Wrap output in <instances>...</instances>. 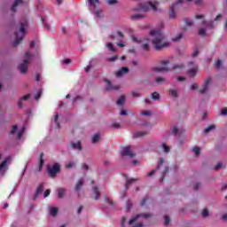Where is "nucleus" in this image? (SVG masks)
Segmentation results:
<instances>
[{
    "label": "nucleus",
    "mask_w": 227,
    "mask_h": 227,
    "mask_svg": "<svg viewBox=\"0 0 227 227\" xmlns=\"http://www.w3.org/2000/svg\"><path fill=\"white\" fill-rule=\"evenodd\" d=\"M149 42H152L153 46L156 51H160L162 49H166V47H169V42L166 40V36L162 31L159 28H154L150 31V38Z\"/></svg>",
    "instance_id": "1"
},
{
    "label": "nucleus",
    "mask_w": 227,
    "mask_h": 227,
    "mask_svg": "<svg viewBox=\"0 0 227 227\" xmlns=\"http://www.w3.org/2000/svg\"><path fill=\"white\" fill-rule=\"evenodd\" d=\"M30 50L27 51L23 57V62L18 66V70H20V74H26L27 72V66L31 59L35 58V55H32L33 49H35L36 54H38V45L35 41L30 42L29 44Z\"/></svg>",
    "instance_id": "2"
},
{
    "label": "nucleus",
    "mask_w": 227,
    "mask_h": 227,
    "mask_svg": "<svg viewBox=\"0 0 227 227\" xmlns=\"http://www.w3.org/2000/svg\"><path fill=\"white\" fill-rule=\"evenodd\" d=\"M139 4L137 7L133 9V12H138L140 13H146V12L153 10V12H157V6H159L158 2L153 3L150 0H137Z\"/></svg>",
    "instance_id": "3"
},
{
    "label": "nucleus",
    "mask_w": 227,
    "mask_h": 227,
    "mask_svg": "<svg viewBox=\"0 0 227 227\" xmlns=\"http://www.w3.org/2000/svg\"><path fill=\"white\" fill-rule=\"evenodd\" d=\"M169 171V167H168V162L165 159L160 158L158 161V166L155 170H152L147 174V176H153L155 173L158 175H160L161 178L160 179V182H164V176H166V174Z\"/></svg>",
    "instance_id": "4"
},
{
    "label": "nucleus",
    "mask_w": 227,
    "mask_h": 227,
    "mask_svg": "<svg viewBox=\"0 0 227 227\" xmlns=\"http://www.w3.org/2000/svg\"><path fill=\"white\" fill-rule=\"evenodd\" d=\"M26 27H27V20H22L20 21V27L18 31H16V38L13 42V46L17 47L20 42L24 39V36H26Z\"/></svg>",
    "instance_id": "5"
},
{
    "label": "nucleus",
    "mask_w": 227,
    "mask_h": 227,
    "mask_svg": "<svg viewBox=\"0 0 227 227\" xmlns=\"http://www.w3.org/2000/svg\"><path fill=\"white\" fill-rule=\"evenodd\" d=\"M90 12H91L95 17H102V10L98 8L100 2L98 0H87Z\"/></svg>",
    "instance_id": "6"
},
{
    "label": "nucleus",
    "mask_w": 227,
    "mask_h": 227,
    "mask_svg": "<svg viewBox=\"0 0 227 227\" xmlns=\"http://www.w3.org/2000/svg\"><path fill=\"white\" fill-rule=\"evenodd\" d=\"M47 171L51 178H56V176H58V173L61 171V164L55 162L52 165H48Z\"/></svg>",
    "instance_id": "7"
},
{
    "label": "nucleus",
    "mask_w": 227,
    "mask_h": 227,
    "mask_svg": "<svg viewBox=\"0 0 227 227\" xmlns=\"http://www.w3.org/2000/svg\"><path fill=\"white\" fill-rule=\"evenodd\" d=\"M10 160V156L5 157L4 154H0V175H4V173H6Z\"/></svg>",
    "instance_id": "8"
},
{
    "label": "nucleus",
    "mask_w": 227,
    "mask_h": 227,
    "mask_svg": "<svg viewBox=\"0 0 227 227\" xmlns=\"http://www.w3.org/2000/svg\"><path fill=\"white\" fill-rule=\"evenodd\" d=\"M24 132H26V127L24 126L19 128L17 125H14L11 129L12 136H13V137H16V139H22Z\"/></svg>",
    "instance_id": "9"
},
{
    "label": "nucleus",
    "mask_w": 227,
    "mask_h": 227,
    "mask_svg": "<svg viewBox=\"0 0 227 227\" xmlns=\"http://www.w3.org/2000/svg\"><path fill=\"white\" fill-rule=\"evenodd\" d=\"M161 66L153 67V72H169L170 68L168 67L169 65V60L165 59L160 62Z\"/></svg>",
    "instance_id": "10"
},
{
    "label": "nucleus",
    "mask_w": 227,
    "mask_h": 227,
    "mask_svg": "<svg viewBox=\"0 0 227 227\" xmlns=\"http://www.w3.org/2000/svg\"><path fill=\"white\" fill-rule=\"evenodd\" d=\"M192 0H178L176 3L173 4L169 11V19H176V7L180 3H191Z\"/></svg>",
    "instance_id": "11"
},
{
    "label": "nucleus",
    "mask_w": 227,
    "mask_h": 227,
    "mask_svg": "<svg viewBox=\"0 0 227 227\" xmlns=\"http://www.w3.org/2000/svg\"><path fill=\"white\" fill-rule=\"evenodd\" d=\"M121 157H129V159H132V157L136 156V153H134V147L133 146H125L121 149Z\"/></svg>",
    "instance_id": "12"
},
{
    "label": "nucleus",
    "mask_w": 227,
    "mask_h": 227,
    "mask_svg": "<svg viewBox=\"0 0 227 227\" xmlns=\"http://www.w3.org/2000/svg\"><path fill=\"white\" fill-rule=\"evenodd\" d=\"M188 67H190L188 70L189 77H195L198 74V64L196 62H189Z\"/></svg>",
    "instance_id": "13"
},
{
    "label": "nucleus",
    "mask_w": 227,
    "mask_h": 227,
    "mask_svg": "<svg viewBox=\"0 0 227 227\" xmlns=\"http://www.w3.org/2000/svg\"><path fill=\"white\" fill-rule=\"evenodd\" d=\"M222 19L223 15L218 14L214 20V21L207 22L206 20H203L202 25L206 27V29H212V27H214V24H215V22H219L220 20H222Z\"/></svg>",
    "instance_id": "14"
},
{
    "label": "nucleus",
    "mask_w": 227,
    "mask_h": 227,
    "mask_svg": "<svg viewBox=\"0 0 227 227\" xmlns=\"http://www.w3.org/2000/svg\"><path fill=\"white\" fill-rule=\"evenodd\" d=\"M65 120V117L61 114H56L53 117V125L55 129H61V122Z\"/></svg>",
    "instance_id": "15"
},
{
    "label": "nucleus",
    "mask_w": 227,
    "mask_h": 227,
    "mask_svg": "<svg viewBox=\"0 0 227 227\" xmlns=\"http://www.w3.org/2000/svg\"><path fill=\"white\" fill-rule=\"evenodd\" d=\"M139 217H143L144 219H148V217H152V215H150V214H139V215H137L133 216L129 220V224L132 225L133 223H136V221H137V219H139Z\"/></svg>",
    "instance_id": "16"
},
{
    "label": "nucleus",
    "mask_w": 227,
    "mask_h": 227,
    "mask_svg": "<svg viewBox=\"0 0 227 227\" xmlns=\"http://www.w3.org/2000/svg\"><path fill=\"white\" fill-rule=\"evenodd\" d=\"M105 82L106 84V90L107 91H114L116 90H120V85H114L113 86V84L111 83V81L109 80H105Z\"/></svg>",
    "instance_id": "17"
},
{
    "label": "nucleus",
    "mask_w": 227,
    "mask_h": 227,
    "mask_svg": "<svg viewBox=\"0 0 227 227\" xmlns=\"http://www.w3.org/2000/svg\"><path fill=\"white\" fill-rule=\"evenodd\" d=\"M210 82H211V79L210 78H207L202 89L200 90V93H207L208 91V88H210Z\"/></svg>",
    "instance_id": "18"
},
{
    "label": "nucleus",
    "mask_w": 227,
    "mask_h": 227,
    "mask_svg": "<svg viewBox=\"0 0 227 227\" xmlns=\"http://www.w3.org/2000/svg\"><path fill=\"white\" fill-rule=\"evenodd\" d=\"M71 147L73 148V150H78V152H81V150H82V147L81 146V141H72Z\"/></svg>",
    "instance_id": "19"
},
{
    "label": "nucleus",
    "mask_w": 227,
    "mask_h": 227,
    "mask_svg": "<svg viewBox=\"0 0 227 227\" xmlns=\"http://www.w3.org/2000/svg\"><path fill=\"white\" fill-rule=\"evenodd\" d=\"M125 74H129V67H121L116 72V77H123Z\"/></svg>",
    "instance_id": "20"
},
{
    "label": "nucleus",
    "mask_w": 227,
    "mask_h": 227,
    "mask_svg": "<svg viewBox=\"0 0 227 227\" xmlns=\"http://www.w3.org/2000/svg\"><path fill=\"white\" fill-rule=\"evenodd\" d=\"M43 192V184H40L36 189L34 199L36 200L38 198V195L42 194Z\"/></svg>",
    "instance_id": "21"
},
{
    "label": "nucleus",
    "mask_w": 227,
    "mask_h": 227,
    "mask_svg": "<svg viewBox=\"0 0 227 227\" xmlns=\"http://www.w3.org/2000/svg\"><path fill=\"white\" fill-rule=\"evenodd\" d=\"M49 212H50V215H52V217H56V215H58L59 210H58V207H50Z\"/></svg>",
    "instance_id": "22"
},
{
    "label": "nucleus",
    "mask_w": 227,
    "mask_h": 227,
    "mask_svg": "<svg viewBox=\"0 0 227 227\" xmlns=\"http://www.w3.org/2000/svg\"><path fill=\"white\" fill-rule=\"evenodd\" d=\"M134 182H137V179L136 178L126 179V186H125L126 191L127 189H129V187H130L131 184H134Z\"/></svg>",
    "instance_id": "23"
},
{
    "label": "nucleus",
    "mask_w": 227,
    "mask_h": 227,
    "mask_svg": "<svg viewBox=\"0 0 227 227\" xmlns=\"http://www.w3.org/2000/svg\"><path fill=\"white\" fill-rule=\"evenodd\" d=\"M161 150L163 153H169V152H171V150L169 149V145H168V144L166 143L161 144Z\"/></svg>",
    "instance_id": "24"
},
{
    "label": "nucleus",
    "mask_w": 227,
    "mask_h": 227,
    "mask_svg": "<svg viewBox=\"0 0 227 227\" xmlns=\"http://www.w3.org/2000/svg\"><path fill=\"white\" fill-rule=\"evenodd\" d=\"M169 95L173 98H178V90H176V89H170L169 90Z\"/></svg>",
    "instance_id": "25"
},
{
    "label": "nucleus",
    "mask_w": 227,
    "mask_h": 227,
    "mask_svg": "<svg viewBox=\"0 0 227 227\" xmlns=\"http://www.w3.org/2000/svg\"><path fill=\"white\" fill-rule=\"evenodd\" d=\"M19 4H22V0H15L14 3H13V4H12V8H11V10H12V12H17V6H18Z\"/></svg>",
    "instance_id": "26"
},
{
    "label": "nucleus",
    "mask_w": 227,
    "mask_h": 227,
    "mask_svg": "<svg viewBox=\"0 0 227 227\" xmlns=\"http://www.w3.org/2000/svg\"><path fill=\"white\" fill-rule=\"evenodd\" d=\"M57 191L59 198H63L65 196V193L67 192V189L65 188H59Z\"/></svg>",
    "instance_id": "27"
},
{
    "label": "nucleus",
    "mask_w": 227,
    "mask_h": 227,
    "mask_svg": "<svg viewBox=\"0 0 227 227\" xmlns=\"http://www.w3.org/2000/svg\"><path fill=\"white\" fill-rule=\"evenodd\" d=\"M83 184H84V179L83 178L79 179L75 186V191H81V187H82Z\"/></svg>",
    "instance_id": "28"
},
{
    "label": "nucleus",
    "mask_w": 227,
    "mask_h": 227,
    "mask_svg": "<svg viewBox=\"0 0 227 227\" xmlns=\"http://www.w3.org/2000/svg\"><path fill=\"white\" fill-rule=\"evenodd\" d=\"M45 164V161H43V153H41L40 156V161H39V167H38V171H42V168H43V165Z\"/></svg>",
    "instance_id": "29"
},
{
    "label": "nucleus",
    "mask_w": 227,
    "mask_h": 227,
    "mask_svg": "<svg viewBox=\"0 0 227 227\" xmlns=\"http://www.w3.org/2000/svg\"><path fill=\"white\" fill-rule=\"evenodd\" d=\"M150 201H151L150 198L145 197V198H144V199L141 200L140 206H141V207H145V205H148V203H150Z\"/></svg>",
    "instance_id": "30"
},
{
    "label": "nucleus",
    "mask_w": 227,
    "mask_h": 227,
    "mask_svg": "<svg viewBox=\"0 0 227 227\" xmlns=\"http://www.w3.org/2000/svg\"><path fill=\"white\" fill-rule=\"evenodd\" d=\"M29 97H30L29 94H28V95H26V96H24V97H22V98L18 101V106H19V107H22V101H23V100H28V99H29Z\"/></svg>",
    "instance_id": "31"
},
{
    "label": "nucleus",
    "mask_w": 227,
    "mask_h": 227,
    "mask_svg": "<svg viewBox=\"0 0 227 227\" xmlns=\"http://www.w3.org/2000/svg\"><path fill=\"white\" fill-rule=\"evenodd\" d=\"M133 136H134V137H143V136H146V132L136 131Z\"/></svg>",
    "instance_id": "32"
},
{
    "label": "nucleus",
    "mask_w": 227,
    "mask_h": 227,
    "mask_svg": "<svg viewBox=\"0 0 227 227\" xmlns=\"http://www.w3.org/2000/svg\"><path fill=\"white\" fill-rule=\"evenodd\" d=\"M125 104V96H121L117 100V106H123Z\"/></svg>",
    "instance_id": "33"
},
{
    "label": "nucleus",
    "mask_w": 227,
    "mask_h": 227,
    "mask_svg": "<svg viewBox=\"0 0 227 227\" xmlns=\"http://www.w3.org/2000/svg\"><path fill=\"white\" fill-rule=\"evenodd\" d=\"M92 143L95 145V143H98L100 141V134H96L92 137Z\"/></svg>",
    "instance_id": "34"
},
{
    "label": "nucleus",
    "mask_w": 227,
    "mask_h": 227,
    "mask_svg": "<svg viewBox=\"0 0 227 227\" xmlns=\"http://www.w3.org/2000/svg\"><path fill=\"white\" fill-rule=\"evenodd\" d=\"M143 17H145V14L137 13V14L132 15L131 19L133 20H139V19H143Z\"/></svg>",
    "instance_id": "35"
},
{
    "label": "nucleus",
    "mask_w": 227,
    "mask_h": 227,
    "mask_svg": "<svg viewBox=\"0 0 227 227\" xmlns=\"http://www.w3.org/2000/svg\"><path fill=\"white\" fill-rule=\"evenodd\" d=\"M215 126L210 125L204 129V134H208V132H211V130H215Z\"/></svg>",
    "instance_id": "36"
},
{
    "label": "nucleus",
    "mask_w": 227,
    "mask_h": 227,
    "mask_svg": "<svg viewBox=\"0 0 227 227\" xmlns=\"http://www.w3.org/2000/svg\"><path fill=\"white\" fill-rule=\"evenodd\" d=\"M192 152L194 155H200V153H201V148H200L199 146H195L192 148Z\"/></svg>",
    "instance_id": "37"
},
{
    "label": "nucleus",
    "mask_w": 227,
    "mask_h": 227,
    "mask_svg": "<svg viewBox=\"0 0 227 227\" xmlns=\"http://www.w3.org/2000/svg\"><path fill=\"white\" fill-rule=\"evenodd\" d=\"M92 191L95 194V200H98V196H99L98 188L97 186H93Z\"/></svg>",
    "instance_id": "38"
},
{
    "label": "nucleus",
    "mask_w": 227,
    "mask_h": 227,
    "mask_svg": "<svg viewBox=\"0 0 227 227\" xmlns=\"http://www.w3.org/2000/svg\"><path fill=\"white\" fill-rule=\"evenodd\" d=\"M106 47L111 52H116L114 46L111 43H107Z\"/></svg>",
    "instance_id": "39"
},
{
    "label": "nucleus",
    "mask_w": 227,
    "mask_h": 227,
    "mask_svg": "<svg viewBox=\"0 0 227 227\" xmlns=\"http://www.w3.org/2000/svg\"><path fill=\"white\" fill-rule=\"evenodd\" d=\"M74 166H75V162H74V161H67L66 163V168L67 169H70V168H74Z\"/></svg>",
    "instance_id": "40"
},
{
    "label": "nucleus",
    "mask_w": 227,
    "mask_h": 227,
    "mask_svg": "<svg viewBox=\"0 0 227 227\" xmlns=\"http://www.w3.org/2000/svg\"><path fill=\"white\" fill-rule=\"evenodd\" d=\"M200 36H206L207 35V29L206 28H200L199 30Z\"/></svg>",
    "instance_id": "41"
},
{
    "label": "nucleus",
    "mask_w": 227,
    "mask_h": 227,
    "mask_svg": "<svg viewBox=\"0 0 227 227\" xmlns=\"http://www.w3.org/2000/svg\"><path fill=\"white\" fill-rule=\"evenodd\" d=\"M152 98H153V100H159L160 98V96L159 95V93L153 92L152 94Z\"/></svg>",
    "instance_id": "42"
},
{
    "label": "nucleus",
    "mask_w": 227,
    "mask_h": 227,
    "mask_svg": "<svg viewBox=\"0 0 227 227\" xmlns=\"http://www.w3.org/2000/svg\"><path fill=\"white\" fill-rule=\"evenodd\" d=\"M185 66H184V64H176L174 66V70H182V68H184Z\"/></svg>",
    "instance_id": "43"
},
{
    "label": "nucleus",
    "mask_w": 227,
    "mask_h": 227,
    "mask_svg": "<svg viewBox=\"0 0 227 227\" xmlns=\"http://www.w3.org/2000/svg\"><path fill=\"white\" fill-rule=\"evenodd\" d=\"M42 20L44 27H46V29H51V25L47 22V20H45L43 18H42Z\"/></svg>",
    "instance_id": "44"
},
{
    "label": "nucleus",
    "mask_w": 227,
    "mask_h": 227,
    "mask_svg": "<svg viewBox=\"0 0 227 227\" xmlns=\"http://www.w3.org/2000/svg\"><path fill=\"white\" fill-rule=\"evenodd\" d=\"M185 25L188 26V27H191V26H192L194 23L192 22V20L189 19H185L184 20Z\"/></svg>",
    "instance_id": "45"
},
{
    "label": "nucleus",
    "mask_w": 227,
    "mask_h": 227,
    "mask_svg": "<svg viewBox=\"0 0 227 227\" xmlns=\"http://www.w3.org/2000/svg\"><path fill=\"white\" fill-rule=\"evenodd\" d=\"M130 208H132V201L128 200L126 203V210L129 212V210H130Z\"/></svg>",
    "instance_id": "46"
},
{
    "label": "nucleus",
    "mask_w": 227,
    "mask_h": 227,
    "mask_svg": "<svg viewBox=\"0 0 227 227\" xmlns=\"http://www.w3.org/2000/svg\"><path fill=\"white\" fill-rule=\"evenodd\" d=\"M156 82L158 84H162L163 82H166V80L164 78H162V77H157L156 78Z\"/></svg>",
    "instance_id": "47"
},
{
    "label": "nucleus",
    "mask_w": 227,
    "mask_h": 227,
    "mask_svg": "<svg viewBox=\"0 0 227 227\" xmlns=\"http://www.w3.org/2000/svg\"><path fill=\"white\" fill-rule=\"evenodd\" d=\"M184 35L183 34H178L176 37L172 38L173 42H178V40H182Z\"/></svg>",
    "instance_id": "48"
},
{
    "label": "nucleus",
    "mask_w": 227,
    "mask_h": 227,
    "mask_svg": "<svg viewBox=\"0 0 227 227\" xmlns=\"http://www.w3.org/2000/svg\"><path fill=\"white\" fill-rule=\"evenodd\" d=\"M40 97H42V90H39L37 91V93H36L35 96V100H39V99H40Z\"/></svg>",
    "instance_id": "49"
},
{
    "label": "nucleus",
    "mask_w": 227,
    "mask_h": 227,
    "mask_svg": "<svg viewBox=\"0 0 227 227\" xmlns=\"http://www.w3.org/2000/svg\"><path fill=\"white\" fill-rule=\"evenodd\" d=\"M202 215H203V217H208V215H209L208 209H207V208L203 209Z\"/></svg>",
    "instance_id": "50"
},
{
    "label": "nucleus",
    "mask_w": 227,
    "mask_h": 227,
    "mask_svg": "<svg viewBox=\"0 0 227 227\" xmlns=\"http://www.w3.org/2000/svg\"><path fill=\"white\" fill-rule=\"evenodd\" d=\"M198 20H203L205 19V14H198L195 16Z\"/></svg>",
    "instance_id": "51"
},
{
    "label": "nucleus",
    "mask_w": 227,
    "mask_h": 227,
    "mask_svg": "<svg viewBox=\"0 0 227 227\" xmlns=\"http://www.w3.org/2000/svg\"><path fill=\"white\" fill-rule=\"evenodd\" d=\"M142 116H152V112L150 111H143L141 113Z\"/></svg>",
    "instance_id": "52"
},
{
    "label": "nucleus",
    "mask_w": 227,
    "mask_h": 227,
    "mask_svg": "<svg viewBox=\"0 0 227 227\" xmlns=\"http://www.w3.org/2000/svg\"><path fill=\"white\" fill-rule=\"evenodd\" d=\"M131 95H132V97H134V98H137L141 97V95L137 91H132Z\"/></svg>",
    "instance_id": "53"
},
{
    "label": "nucleus",
    "mask_w": 227,
    "mask_h": 227,
    "mask_svg": "<svg viewBox=\"0 0 227 227\" xmlns=\"http://www.w3.org/2000/svg\"><path fill=\"white\" fill-rule=\"evenodd\" d=\"M142 49H144V51H150V45L148 43H144L142 45Z\"/></svg>",
    "instance_id": "54"
},
{
    "label": "nucleus",
    "mask_w": 227,
    "mask_h": 227,
    "mask_svg": "<svg viewBox=\"0 0 227 227\" xmlns=\"http://www.w3.org/2000/svg\"><path fill=\"white\" fill-rule=\"evenodd\" d=\"M72 63V60L70 59H66L62 60V65H70Z\"/></svg>",
    "instance_id": "55"
},
{
    "label": "nucleus",
    "mask_w": 227,
    "mask_h": 227,
    "mask_svg": "<svg viewBox=\"0 0 227 227\" xmlns=\"http://www.w3.org/2000/svg\"><path fill=\"white\" fill-rule=\"evenodd\" d=\"M111 128H112V129H120V123H119V122H114V123L111 125Z\"/></svg>",
    "instance_id": "56"
},
{
    "label": "nucleus",
    "mask_w": 227,
    "mask_h": 227,
    "mask_svg": "<svg viewBox=\"0 0 227 227\" xmlns=\"http://www.w3.org/2000/svg\"><path fill=\"white\" fill-rule=\"evenodd\" d=\"M164 224L166 226H168V224H169V216H168V215L164 216Z\"/></svg>",
    "instance_id": "57"
},
{
    "label": "nucleus",
    "mask_w": 227,
    "mask_h": 227,
    "mask_svg": "<svg viewBox=\"0 0 227 227\" xmlns=\"http://www.w3.org/2000/svg\"><path fill=\"white\" fill-rule=\"evenodd\" d=\"M107 4H116L118 0H106Z\"/></svg>",
    "instance_id": "58"
},
{
    "label": "nucleus",
    "mask_w": 227,
    "mask_h": 227,
    "mask_svg": "<svg viewBox=\"0 0 227 227\" xmlns=\"http://www.w3.org/2000/svg\"><path fill=\"white\" fill-rule=\"evenodd\" d=\"M222 116H226L227 115V107H224L221 111Z\"/></svg>",
    "instance_id": "59"
},
{
    "label": "nucleus",
    "mask_w": 227,
    "mask_h": 227,
    "mask_svg": "<svg viewBox=\"0 0 227 227\" xmlns=\"http://www.w3.org/2000/svg\"><path fill=\"white\" fill-rule=\"evenodd\" d=\"M223 162H218L216 166L215 167V169H221L223 168Z\"/></svg>",
    "instance_id": "60"
},
{
    "label": "nucleus",
    "mask_w": 227,
    "mask_h": 227,
    "mask_svg": "<svg viewBox=\"0 0 227 227\" xmlns=\"http://www.w3.org/2000/svg\"><path fill=\"white\" fill-rule=\"evenodd\" d=\"M222 65H223V61L217 60L216 64H215V67H216V68H221Z\"/></svg>",
    "instance_id": "61"
},
{
    "label": "nucleus",
    "mask_w": 227,
    "mask_h": 227,
    "mask_svg": "<svg viewBox=\"0 0 227 227\" xmlns=\"http://www.w3.org/2000/svg\"><path fill=\"white\" fill-rule=\"evenodd\" d=\"M200 54V51L198 50H194V51L192 53V58H196Z\"/></svg>",
    "instance_id": "62"
},
{
    "label": "nucleus",
    "mask_w": 227,
    "mask_h": 227,
    "mask_svg": "<svg viewBox=\"0 0 227 227\" xmlns=\"http://www.w3.org/2000/svg\"><path fill=\"white\" fill-rule=\"evenodd\" d=\"M171 132H172V134H178V128H176V127H174L172 129H171Z\"/></svg>",
    "instance_id": "63"
},
{
    "label": "nucleus",
    "mask_w": 227,
    "mask_h": 227,
    "mask_svg": "<svg viewBox=\"0 0 227 227\" xmlns=\"http://www.w3.org/2000/svg\"><path fill=\"white\" fill-rule=\"evenodd\" d=\"M194 3L199 6H201V4H203V0H194Z\"/></svg>",
    "instance_id": "64"
}]
</instances>
